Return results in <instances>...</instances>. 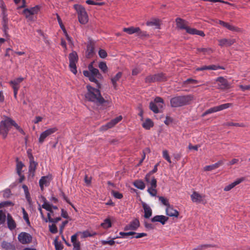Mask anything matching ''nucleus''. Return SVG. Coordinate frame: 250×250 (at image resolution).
I'll list each match as a JSON object with an SVG mask.
<instances>
[{"instance_id": "864d4df0", "label": "nucleus", "mask_w": 250, "mask_h": 250, "mask_svg": "<svg viewBox=\"0 0 250 250\" xmlns=\"http://www.w3.org/2000/svg\"><path fill=\"white\" fill-rule=\"evenodd\" d=\"M112 193L113 195L114 196V197L116 198L120 199L123 197V194L118 191L112 190Z\"/></svg>"}, {"instance_id": "58836bf2", "label": "nucleus", "mask_w": 250, "mask_h": 250, "mask_svg": "<svg viewBox=\"0 0 250 250\" xmlns=\"http://www.w3.org/2000/svg\"><path fill=\"white\" fill-rule=\"evenodd\" d=\"M16 161L17 162L16 165V170L18 175H20L21 172V169L24 166L23 164L21 161H19V158H16Z\"/></svg>"}, {"instance_id": "49530a36", "label": "nucleus", "mask_w": 250, "mask_h": 250, "mask_svg": "<svg viewBox=\"0 0 250 250\" xmlns=\"http://www.w3.org/2000/svg\"><path fill=\"white\" fill-rule=\"evenodd\" d=\"M49 231L53 234L56 233L58 232V229L55 224H52L49 226Z\"/></svg>"}, {"instance_id": "9d476101", "label": "nucleus", "mask_w": 250, "mask_h": 250, "mask_svg": "<svg viewBox=\"0 0 250 250\" xmlns=\"http://www.w3.org/2000/svg\"><path fill=\"white\" fill-rule=\"evenodd\" d=\"M27 156L29 159V171L32 173V177L34 176L37 169L38 163L35 162L32 155V149L29 148L27 151Z\"/></svg>"}, {"instance_id": "c03bdc74", "label": "nucleus", "mask_w": 250, "mask_h": 250, "mask_svg": "<svg viewBox=\"0 0 250 250\" xmlns=\"http://www.w3.org/2000/svg\"><path fill=\"white\" fill-rule=\"evenodd\" d=\"M197 50L198 52H203L204 54L206 53H212L213 51L210 48H198Z\"/></svg>"}, {"instance_id": "6e6d98bb", "label": "nucleus", "mask_w": 250, "mask_h": 250, "mask_svg": "<svg viewBox=\"0 0 250 250\" xmlns=\"http://www.w3.org/2000/svg\"><path fill=\"white\" fill-rule=\"evenodd\" d=\"M147 191L148 193L152 196H155L157 194V191L156 188H148Z\"/></svg>"}, {"instance_id": "13d9d810", "label": "nucleus", "mask_w": 250, "mask_h": 250, "mask_svg": "<svg viewBox=\"0 0 250 250\" xmlns=\"http://www.w3.org/2000/svg\"><path fill=\"white\" fill-rule=\"evenodd\" d=\"M11 195V190L9 188L6 189L3 191V196L4 198H8L10 197Z\"/></svg>"}, {"instance_id": "8fccbe9b", "label": "nucleus", "mask_w": 250, "mask_h": 250, "mask_svg": "<svg viewBox=\"0 0 250 250\" xmlns=\"http://www.w3.org/2000/svg\"><path fill=\"white\" fill-rule=\"evenodd\" d=\"M99 55L101 58L104 59L107 57V54L105 50L101 49L99 51Z\"/></svg>"}, {"instance_id": "bf43d9fd", "label": "nucleus", "mask_w": 250, "mask_h": 250, "mask_svg": "<svg viewBox=\"0 0 250 250\" xmlns=\"http://www.w3.org/2000/svg\"><path fill=\"white\" fill-rule=\"evenodd\" d=\"M163 157L168 161V163H171L170 158L168 155L167 150H165L163 151Z\"/></svg>"}, {"instance_id": "e2e57ef3", "label": "nucleus", "mask_w": 250, "mask_h": 250, "mask_svg": "<svg viewBox=\"0 0 250 250\" xmlns=\"http://www.w3.org/2000/svg\"><path fill=\"white\" fill-rule=\"evenodd\" d=\"M150 183V184L151 185L150 188H156V187H157V180H156V179H155L154 177H153L152 178L151 181H149V182L148 183Z\"/></svg>"}, {"instance_id": "a211bd4d", "label": "nucleus", "mask_w": 250, "mask_h": 250, "mask_svg": "<svg viewBox=\"0 0 250 250\" xmlns=\"http://www.w3.org/2000/svg\"><path fill=\"white\" fill-rule=\"evenodd\" d=\"M175 22L177 28L187 30L188 26L187 25V21L186 20L181 18H177L175 20Z\"/></svg>"}, {"instance_id": "7c9ffc66", "label": "nucleus", "mask_w": 250, "mask_h": 250, "mask_svg": "<svg viewBox=\"0 0 250 250\" xmlns=\"http://www.w3.org/2000/svg\"><path fill=\"white\" fill-rule=\"evenodd\" d=\"M159 164H160V162H158V163H157L154 166L153 169L152 170H151L150 171H149L147 174H146V175L145 178V181L146 182H147V183L149 182V179L150 178V176L152 174H153L157 172V171L158 170L157 167L159 165Z\"/></svg>"}, {"instance_id": "680f3d73", "label": "nucleus", "mask_w": 250, "mask_h": 250, "mask_svg": "<svg viewBox=\"0 0 250 250\" xmlns=\"http://www.w3.org/2000/svg\"><path fill=\"white\" fill-rule=\"evenodd\" d=\"M150 183V184L151 185L150 188H156V187H157V180H156V179H155L154 177H153L152 178L151 181H149V182L148 183Z\"/></svg>"}, {"instance_id": "e433bc0d", "label": "nucleus", "mask_w": 250, "mask_h": 250, "mask_svg": "<svg viewBox=\"0 0 250 250\" xmlns=\"http://www.w3.org/2000/svg\"><path fill=\"white\" fill-rule=\"evenodd\" d=\"M133 185L137 188L144 189L145 188V184L141 180H137L133 182Z\"/></svg>"}, {"instance_id": "6ab92c4d", "label": "nucleus", "mask_w": 250, "mask_h": 250, "mask_svg": "<svg viewBox=\"0 0 250 250\" xmlns=\"http://www.w3.org/2000/svg\"><path fill=\"white\" fill-rule=\"evenodd\" d=\"M56 16H57V20H58V22L59 23V25L60 26V27L62 29V30L65 37H66V39H67V40L70 42H72V40H71V38L70 37H69V36L68 35V34H67V31H66V30L62 22V21L60 17V16L58 15V14L56 13Z\"/></svg>"}, {"instance_id": "3c124183", "label": "nucleus", "mask_w": 250, "mask_h": 250, "mask_svg": "<svg viewBox=\"0 0 250 250\" xmlns=\"http://www.w3.org/2000/svg\"><path fill=\"white\" fill-rule=\"evenodd\" d=\"M48 178V176H44L42 177L41 179L39 181V185H44L45 186H46L47 183V179Z\"/></svg>"}, {"instance_id": "dca6fc26", "label": "nucleus", "mask_w": 250, "mask_h": 250, "mask_svg": "<svg viewBox=\"0 0 250 250\" xmlns=\"http://www.w3.org/2000/svg\"><path fill=\"white\" fill-rule=\"evenodd\" d=\"M218 69H221L224 70L225 68L224 66L220 65H210L208 66H203L202 67H197L196 68L195 70L196 71H204L206 70H217Z\"/></svg>"}, {"instance_id": "774afa93", "label": "nucleus", "mask_w": 250, "mask_h": 250, "mask_svg": "<svg viewBox=\"0 0 250 250\" xmlns=\"http://www.w3.org/2000/svg\"><path fill=\"white\" fill-rule=\"evenodd\" d=\"M73 250H81L80 247V242H78L77 243H75L73 244Z\"/></svg>"}, {"instance_id": "603ef678", "label": "nucleus", "mask_w": 250, "mask_h": 250, "mask_svg": "<svg viewBox=\"0 0 250 250\" xmlns=\"http://www.w3.org/2000/svg\"><path fill=\"white\" fill-rule=\"evenodd\" d=\"M197 31V29H196L195 28H190L189 26L188 27V28L186 30V32L188 33L189 34H191V35H196Z\"/></svg>"}, {"instance_id": "393cba45", "label": "nucleus", "mask_w": 250, "mask_h": 250, "mask_svg": "<svg viewBox=\"0 0 250 250\" xmlns=\"http://www.w3.org/2000/svg\"><path fill=\"white\" fill-rule=\"evenodd\" d=\"M8 19L7 17V15H4L2 18V24L3 26V31L6 37H8L9 35L7 33V30L8 29Z\"/></svg>"}, {"instance_id": "69168bd1", "label": "nucleus", "mask_w": 250, "mask_h": 250, "mask_svg": "<svg viewBox=\"0 0 250 250\" xmlns=\"http://www.w3.org/2000/svg\"><path fill=\"white\" fill-rule=\"evenodd\" d=\"M1 203L2 205V207L6 206H13L14 205V204L11 201H9L2 202Z\"/></svg>"}, {"instance_id": "6e6552de", "label": "nucleus", "mask_w": 250, "mask_h": 250, "mask_svg": "<svg viewBox=\"0 0 250 250\" xmlns=\"http://www.w3.org/2000/svg\"><path fill=\"white\" fill-rule=\"evenodd\" d=\"M69 68L70 71L75 75L77 73L76 63L78 61V55L77 53L73 51L69 54Z\"/></svg>"}, {"instance_id": "5fc2aeb1", "label": "nucleus", "mask_w": 250, "mask_h": 250, "mask_svg": "<svg viewBox=\"0 0 250 250\" xmlns=\"http://www.w3.org/2000/svg\"><path fill=\"white\" fill-rule=\"evenodd\" d=\"M137 33L138 34V35L140 37L148 38L149 37V34H147L146 31H141L140 28V31L138 32H137Z\"/></svg>"}, {"instance_id": "338daca9", "label": "nucleus", "mask_w": 250, "mask_h": 250, "mask_svg": "<svg viewBox=\"0 0 250 250\" xmlns=\"http://www.w3.org/2000/svg\"><path fill=\"white\" fill-rule=\"evenodd\" d=\"M173 122V119L169 116H167L166 118V120L164 123L167 125H169L170 123Z\"/></svg>"}, {"instance_id": "ea45409f", "label": "nucleus", "mask_w": 250, "mask_h": 250, "mask_svg": "<svg viewBox=\"0 0 250 250\" xmlns=\"http://www.w3.org/2000/svg\"><path fill=\"white\" fill-rule=\"evenodd\" d=\"M101 226L104 229H108L112 226V223L109 218H106L104 222L101 224Z\"/></svg>"}, {"instance_id": "2f4dec72", "label": "nucleus", "mask_w": 250, "mask_h": 250, "mask_svg": "<svg viewBox=\"0 0 250 250\" xmlns=\"http://www.w3.org/2000/svg\"><path fill=\"white\" fill-rule=\"evenodd\" d=\"M222 164H223V161L222 160H220L217 163H216L214 164L206 166L205 167H204V171H210L211 170H213L216 168H218Z\"/></svg>"}, {"instance_id": "423d86ee", "label": "nucleus", "mask_w": 250, "mask_h": 250, "mask_svg": "<svg viewBox=\"0 0 250 250\" xmlns=\"http://www.w3.org/2000/svg\"><path fill=\"white\" fill-rule=\"evenodd\" d=\"M167 80V77L166 76V74L161 72L147 76L145 79V82L146 83H150L155 82H166Z\"/></svg>"}, {"instance_id": "a878e982", "label": "nucleus", "mask_w": 250, "mask_h": 250, "mask_svg": "<svg viewBox=\"0 0 250 250\" xmlns=\"http://www.w3.org/2000/svg\"><path fill=\"white\" fill-rule=\"evenodd\" d=\"M123 119V117L121 115H120L116 118L111 120L110 122L107 123L105 125V126L107 128H110L113 127L115 125H116L118 123L121 121Z\"/></svg>"}, {"instance_id": "c9c22d12", "label": "nucleus", "mask_w": 250, "mask_h": 250, "mask_svg": "<svg viewBox=\"0 0 250 250\" xmlns=\"http://www.w3.org/2000/svg\"><path fill=\"white\" fill-rule=\"evenodd\" d=\"M130 227L131 230H136L140 226V222L138 219L135 218L130 223Z\"/></svg>"}, {"instance_id": "4d7b16f0", "label": "nucleus", "mask_w": 250, "mask_h": 250, "mask_svg": "<svg viewBox=\"0 0 250 250\" xmlns=\"http://www.w3.org/2000/svg\"><path fill=\"white\" fill-rule=\"evenodd\" d=\"M61 216L65 219H69V220H71V218H70L68 215L67 212L63 208L61 209Z\"/></svg>"}, {"instance_id": "7ed1b4c3", "label": "nucleus", "mask_w": 250, "mask_h": 250, "mask_svg": "<svg viewBox=\"0 0 250 250\" xmlns=\"http://www.w3.org/2000/svg\"><path fill=\"white\" fill-rule=\"evenodd\" d=\"M94 63V61H93L88 64V68L89 71H83V74L85 77L88 78L90 82L95 83L99 86V82L97 79L102 80L103 79V77L100 73L99 70L93 67Z\"/></svg>"}, {"instance_id": "a18cd8bd", "label": "nucleus", "mask_w": 250, "mask_h": 250, "mask_svg": "<svg viewBox=\"0 0 250 250\" xmlns=\"http://www.w3.org/2000/svg\"><path fill=\"white\" fill-rule=\"evenodd\" d=\"M54 245L56 250H62L63 246L61 243L58 242V237H56L54 240Z\"/></svg>"}, {"instance_id": "b1692460", "label": "nucleus", "mask_w": 250, "mask_h": 250, "mask_svg": "<svg viewBox=\"0 0 250 250\" xmlns=\"http://www.w3.org/2000/svg\"><path fill=\"white\" fill-rule=\"evenodd\" d=\"M142 205L144 210V217L146 219L149 218L152 215L151 208L144 202H142Z\"/></svg>"}, {"instance_id": "a19ab883", "label": "nucleus", "mask_w": 250, "mask_h": 250, "mask_svg": "<svg viewBox=\"0 0 250 250\" xmlns=\"http://www.w3.org/2000/svg\"><path fill=\"white\" fill-rule=\"evenodd\" d=\"M149 108L154 113H158L159 112V110L156 104L153 102H151L149 103Z\"/></svg>"}, {"instance_id": "f8f14e48", "label": "nucleus", "mask_w": 250, "mask_h": 250, "mask_svg": "<svg viewBox=\"0 0 250 250\" xmlns=\"http://www.w3.org/2000/svg\"><path fill=\"white\" fill-rule=\"evenodd\" d=\"M216 81L218 82V89L226 90L229 89L231 86L228 80L223 77H219L216 79Z\"/></svg>"}, {"instance_id": "f704fd0d", "label": "nucleus", "mask_w": 250, "mask_h": 250, "mask_svg": "<svg viewBox=\"0 0 250 250\" xmlns=\"http://www.w3.org/2000/svg\"><path fill=\"white\" fill-rule=\"evenodd\" d=\"M140 31V27H134L133 26H131L128 28H124L123 29V31L128 33V34H132L135 33H137Z\"/></svg>"}, {"instance_id": "c85d7f7f", "label": "nucleus", "mask_w": 250, "mask_h": 250, "mask_svg": "<svg viewBox=\"0 0 250 250\" xmlns=\"http://www.w3.org/2000/svg\"><path fill=\"white\" fill-rule=\"evenodd\" d=\"M244 180H245V178H243V177L237 179V180H236L234 182H233L231 184H230L228 186H226L224 188V190H225V191H229V190H230L231 188H234L237 185H238V184H240V183H241Z\"/></svg>"}, {"instance_id": "f257e3e1", "label": "nucleus", "mask_w": 250, "mask_h": 250, "mask_svg": "<svg viewBox=\"0 0 250 250\" xmlns=\"http://www.w3.org/2000/svg\"><path fill=\"white\" fill-rule=\"evenodd\" d=\"M99 86L96 84V88L92 87L90 84L86 86L87 92L84 95L85 100L88 102L96 103L97 105H103L105 108L108 106L109 102L105 100L102 96L100 89L101 84L99 83Z\"/></svg>"}, {"instance_id": "9b49d317", "label": "nucleus", "mask_w": 250, "mask_h": 250, "mask_svg": "<svg viewBox=\"0 0 250 250\" xmlns=\"http://www.w3.org/2000/svg\"><path fill=\"white\" fill-rule=\"evenodd\" d=\"M231 105H232V104L227 103V104H225L220 105L217 106H214L213 107H211V108L207 110L205 112H204L202 114V116L204 117L205 116H206L208 114H210V113H212L213 112L221 111L224 109L228 108L230 106H231Z\"/></svg>"}, {"instance_id": "4be33fe9", "label": "nucleus", "mask_w": 250, "mask_h": 250, "mask_svg": "<svg viewBox=\"0 0 250 250\" xmlns=\"http://www.w3.org/2000/svg\"><path fill=\"white\" fill-rule=\"evenodd\" d=\"M168 220V217L164 215H156L151 218V221L152 222H159L162 225H164Z\"/></svg>"}, {"instance_id": "4c0bfd02", "label": "nucleus", "mask_w": 250, "mask_h": 250, "mask_svg": "<svg viewBox=\"0 0 250 250\" xmlns=\"http://www.w3.org/2000/svg\"><path fill=\"white\" fill-rule=\"evenodd\" d=\"M154 123L150 119H146L145 122L143 124V127L146 129H149L151 127H153Z\"/></svg>"}, {"instance_id": "4468645a", "label": "nucleus", "mask_w": 250, "mask_h": 250, "mask_svg": "<svg viewBox=\"0 0 250 250\" xmlns=\"http://www.w3.org/2000/svg\"><path fill=\"white\" fill-rule=\"evenodd\" d=\"M205 195H202L198 192L194 191L191 195V198L193 202L197 203L206 204L207 201L205 199Z\"/></svg>"}, {"instance_id": "aec40b11", "label": "nucleus", "mask_w": 250, "mask_h": 250, "mask_svg": "<svg viewBox=\"0 0 250 250\" xmlns=\"http://www.w3.org/2000/svg\"><path fill=\"white\" fill-rule=\"evenodd\" d=\"M166 214L169 216L175 217H178L179 215V212L174 209L173 207L170 205L166 208Z\"/></svg>"}, {"instance_id": "09e8293b", "label": "nucleus", "mask_w": 250, "mask_h": 250, "mask_svg": "<svg viewBox=\"0 0 250 250\" xmlns=\"http://www.w3.org/2000/svg\"><path fill=\"white\" fill-rule=\"evenodd\" d=\"M159 200L164 205H165L167 208L170 205L168 201L166 198H165L163 196H159Z\"/></svg>"}, {"instance_id": "79ce46f5", "label": "nucleus", "mask_w": 250, "mask_h": 250, "mask_svg": "<svg viewBox=\"0 0 250 250\" xmlns=\"http://www.w3.org/2000/svg\"><path fill=\"white\" fill-rule=\"evenodd\" d=\"M98 66L99 68L104 72L106 73L107 71L108 68L106 64L104 62H99Z\"/></svg>"}, {"instance_id": "473e14b6", "label": "nucleus", "mask_w": 250, "mask_h": 250, "mask_svg": "<svg viewBox=\"0 0 250 250\" xmlns=\"http://www.w3.org/2000/svg\"><path fill=\"white\" fill-rule=\"evenodd\" d=\"M47 218L44 219V221L45 222L49 221V222L53 223L54 224L57 223L58 222L61 221L62 218L60 216L56 217L54 218H52L51 216V214L49 213H47Z\"/></svg>"}, {"instance_id": "37998d69", "label": "nucleus", "mask_w": 250, "mask_h": 250, "mask_svg": "<svg viewBox=\"0 0 250 250\" xmlns=\"http://www.w3.org/2000/svg\"><path fill=\"white\" fill-rule=\"evenodd\" d=\"M227 29L231 31H235V32H243V30L241 28H239L238 27L234 26L233 25H232L230 24L229 23V25L227 27Z\"/></svg>"}, {"instance_id": "f3484780", "label": "nucleus", "mask_w": 250, "mask_h": 250, "mask_svg": "<svg viewBox=\"0 0 250 250\" xmlns=\"http://www.w3.org/2000/svg\"><path fill=\"white\" fill-rule=\"evenodd\" d=\"M43 204L42 205V208L47 211L50 212V213H53V209L55 210H58V208L57 206H53L52 205L49 204L48 202H47L46 198L44 197H42Z\"/></svg>"}, {"instance_id": "20e7f679", "label": "nucleus", "mask_w": 250, "mask_h": 250, "mask_svg": "<svg viewBox=\"0 0 250 250\" xmlns=\"http://www.w3.org/2000/svg\"><path fill=\"white\" fill-rule=\"evenodd\" d=\"M12 126H14L18 130L21 128L14 120L8 117H5V119L0 122V135L3 139L7 137Z\"/></svg>"}, {"instance_id": "cd10ccee", "label": "nucleus", "mask_w": 250, "mask_h": 250, "mask_svg": "<svg viewBox=\"0 0 250 250\" xmlns=\"http://www.w3.org/2000/svg\"><path fill=\"white\" fill-rule=\"evenodd\" d=\"M122 72H119L117 73L115 77L111 79V83L115 89H117V82L119 80V79L122 77Z\"/></svg>"}, {"instance_id": "bb28decb", "label": "nucleus", "mask_w": 250, "mask_h": 250, "mask_svg": "<svg viewBox=\"0 0 250 250\" xmlns=\"http://www.w3.org/2000/svg\"><path fill=\"white\" fill-rule=\"evenodd\" d=\"M146 24L147 26H156L157 29L161 28V21L159 19H152L150 21H147Z\"/></svg>"}, {"instance_id": "2eb2a0df", "label": "nucleus", "mask_w": 250, "mask_h": 250, "mask_svg": "<svg viewBox=\"0 0 250 250\" xmlns=\"http://www.w3.org/2000/svg\"><path fill=\"white\" fill-rule=\"evenodd\" d=\"M58 130V128L56 127L49 128L45 131L42 132L40 136L39 142L40 143H42L44 141L45 139L49 135L54 133Z\"/></svg>"}, {"instance_id": "412c9836", "label": "nucleus", "mask_w": 250, "mask_h": 250, "mask_svg": "<svg viewBox=\"0 0 250 250\" xmlns=\"http://www.w3.org/2000/svg\"><path fill=\"white\" fill-rule=\"evenodd\" d=\"M7 227L10 230H13L16 228V223L10 214L7 215Z\"/></svg>"}, {"instance_id": "1a4fd4ad", "label": "nucleus", "mask_w": 250, "mask_h": 250, "mask_svg": "<svg viewBox=\"0 0 250 250\" xmlns=\"http://www.w3.org/2000/svg\"><path fill=\"white\" fill-rule=\"evenodd\" d=\"M95 42L91 38H88L86 43V49L85 51V57L87 59L92 58L95 54Z\"/></svg>"}, {"instance_id": "72a5a7b5", "label": "nucleus", "mask_w": 250, "mask_h": 250, "mask_svg": "<svg viewBox=\"0 0 250 250\" xmlns=\"http://www.w3.org/2000/svg\"><path fill=\"white\" fill-rule=\"evenodd\" d=\"M1 247L5 250H15V247L10 243L3 241L1 243Z\"/></svg>"}, {"instance_id": "de8ad7c7", "label": "nucleus", "mask_w": 250, "mask_h": 250, "mask_svg": "<svg viewBox=\"0 0 250 250\" xmlns=\"http://www.w3.org/2000/svg\"><path fill=\"white\" fill-rule=\"evenodd\" d=\"M5 214L2 210H0V225L3 224L5 222Z\"/></svg>"}, {"instance_id": "f03ea898", "label": "nucleus", "mask_w": 250, "mask_h": 250, "mask_svg": "<svg viewBox=\"0 0 250 250\" xmlns=\"http://www.w3.org/2000/svg\"><path fill=\"white\" fill-rule=\"evenodd\" d=\"M194 100V97L191 94L177 96L170 99V104L172 107H179L190 104Z\"/></svg>"}, {"instance_id": "39448f33", "label": "nucleus", "mask_w": 250, "mask_h": 250, "mask_svg": "<svg viewBox=\"0 0 250 250\" xmlns=\"http://www.w3.org/2000/svg\"><path fill=\"white\" fill-rule=\"evenodd\" d=\"M73 6L78 14V18L80 23L82 24L87 23L88 21V16L85 8L78 4H74Z\"/></svg>"}, {"instance_id": "0eeeda50", "label": "nucleus", "mask_w": 250, "mask_h": 250, "mask_svg": "<svg viewBox=\"0 0 250 250\" xmlns=\"http://www.w3.org/2000/svg\"><path fill=\"white\" fill-rule=\"evenodd\" d=\"M41 7L39 5H36L31 8H25L22 11L25 17L29 21H35L34 15L37 14L40 11Z\"/></svg>"}, {"instance_id": "ddd939ff", "label": "nucleus", "mask_w": 250, "mask_h": 250, "mask_svg": "<svg viewBox=\"0 0 250 250\" xmlns=\"http://www.w3.org/2000/svg\"><path fill=\"white\" fill-rule=\"evenodd\" d=\"M19 241L22 244L30 243L32 241V236L27 232H21L18 237Z\"/></svg>"}, {"instance_id": "0e129e2a", "label": "nucleus", "mask_w": 250, "mask_h": 250, "mask_svg": "<svg viewBox=\"0 0 250 250\" xmlns=\"http://www.w3.org/2000/svg\"><path fill=\"white\" fill-rule=\"evenodd\" d=\"M61 195L63 198V199L69 205H71V202L70 201V200L68 199L67 197L65 195L64 192L61 190Z\"/></svg>"}, {"instance_id": "c756f323", "label": "nucleus", "mask_w": 250, "mask_h": 250, "mask_svg": "<svg viewBox=\"0 0 250 250\" xmlns=\"http://www.w3.org/2000/svg\"><path fill=\"white\" fill-rule=\"evenodd\" d=\"M9 83L12 85V88L14 90V96L15 99H17V95L18 93V90L20 88L19 84L17 83V81H11L9 82Z\"/></svg>"}, {"instance_id": "5701e85b", "label": "nucleus", "mask_w": 250, "mask_h": 250, "mask_svg": "<svg viewBox=\"0 0 250 250\" xmlns=\"http://www.w3.org/2000/svg\"><path fill=\"white\" fill-rule=\"evenodd\" d=\"M235 42V39H223L219 41V45L221 46H230Z\"/></svg>"}, {"instance_id": "052dcab7", "label": "nucleus", "mask_w": 250, "mask_h": 250, "mask_svg": "<svg viewBox=\"0 0 250 250\" xmlns=\"http://www.w3.org/2000/svg\"><path fill=\"white\" fill-rule=\"evenodd\" d=\"M68 221L67 220L64 221L62 222L61 225L60 227V233L62 234L63 229L65 226L68 224Z\"/></svg>"}]
</instances>
